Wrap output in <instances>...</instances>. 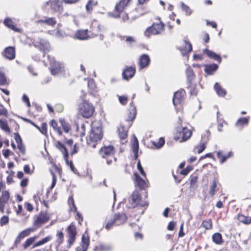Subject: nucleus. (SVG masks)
I'll return each instance as SVG.
<instances>
[{"mask_svg":"<svg viewBox=\"0 0 251 251\" xmlns=\"http://www.w3.org/2000/svg\"><path fill=\"white\" fill-rule=\"evenodd\" d=\"M7 110L2 105L0 104V116H7Z\"/></svg>","mask_w":251,"mask_h":251,"instance_id":"54","label":"nucleus"},{"mask_svg":"<svg viewBox=\"0 0 251 251\" xmlns=\"http://www.w3.org/2000/svg\"><path fill=\"white\" fill-rule=\"evenodd\" d=\"M249 118L242 117L239 118L235 124V126L237 127L242 128L244 126L247 125L249 123Z\"/></svg>","mask_w":251,"mask_h":251,"instance_id":"34","label":"nucleus"},{"mask_svg":"<svg viewBox=\"0 0 251 251\" xmlns=\"http://www.w3.org/2000/svg\"><path fill=\"white\" fill-rule=\"evenodd\" d=\"M127 219L126 215L124 213H116L113 216L107 217L106 219L105 228L109 230L114 226H120L125 223Z\"/></svg>","mask_w":251,"mask_h":251,"instance_id":"1","label":"nucleus"},{"mask_svg":"<svg viewBox=\"0 0 251 251\" xmlns=\"http://www.w3.org/2000/svg\"><path fill=\"white\" fill-rule=\"evenodd\" d=\"M60 123L64 131L66 133H68L71 129V126L70 125L63 120H61Z\"/></svg>","mask_w":251,"mask_h":251,"instance_id":"46","label":"nucleus"},{"mask_svg":"<svg viewBox=\"0 0 251 251\" xmlns=\"http://www.w3.org/2000/svg\"><path fill=\"white\" fill-rule=\"evenodd\" d=\"M180 5L181 9L186 13V15H190L191 14L192 11L188 5L183 2H181Z\"/></svg>","mask_w":251,"mask_h":251,"instance_id":"44","label":"nucleus"},{"mask_svg":"<svg viewBox=\"0 0 251 251\" xmlns=\"http://www.w3.org/2000/svg\"><path fill=\"white\" fill-rule=\"evenodd\" d=\"M112 249V247L110 245L106 244H100L96 246L95 249V251H110Z\"/></svg>","mask_w":251,"mask_h":251,"instance_id":"29","label":"nucleus"},{"mask_svg":"<svg viewBox=\"0 0 251 251\" xmlns=\"http://www.w3.org/2000/svg\"><path fill=\"white\" fill-rule=\"evenodd\" d=\"M90 239L88 236L83 235L82 237L81 247L82 251H86L89 245Z\"/></svg>","mask_w":251,"mask_h":251,"instance_id":"33","label":"nucleus"},{"mask_svg":"<svg viewBox=\"0 0 251 251\" xmlns=\"http://www.w3.org/2000/svg\"><path fill=\"white\" fill-rule=\"evenodd\" d=\"M130 0H120L115 7V10L117 13H109L108 15L114 18H118L120 17V13L123 12L125 8L128 5Z\"/></svg>","mask_w":251,"mask_h":251,"instance_id":"9","label":"nucleus"},{"mask_svg":"<svg viewBox=\"0 0 251 251\" xmlns=\"http://www.w3.org/2000/svg\"><path fill=\"white\" fill-rule=\"evenodd\" d=\"M212 240L216 244H222L223 243L222 235L219 233L214 234L212 236Z\"/></svg>","mask_w":251,"mask_h":251,"instance_id":"39","label":"nucleus"},{"mask_svg":"<svg viewBox=\"0 0 251 251\" xmlns=\"http://www.w3.org/2000/svg\"><path fill=\"white\" fill-rule=\"evenodd\" d=\"M123 38H126V42L127 44L130 46H131L133 43L135 42V39L131 36H126L123 37Z\"/></svg>","mask_w":251,"mask_h":251,"instance_id":"51","label":"nucleus"},{"mask_svg":"<svg viewBox=\"0 0 251 251\" xmlns=\"http://www.w3.org/2000/svg\"><path fill=\"white\" fill-rule=\"evenodd\" d=\"M50 218V216L47 212H41L38 216L35 217L33 225L37 227H40L43 224L47 223L49 220Z\"/></svg>","mask_w":251,"mask_h":251,"instance_id":"12","label":"nucleus"},{"mask_svg":"<svg viewBox=\"0 0 251 251\" xmlns=\"http://www.w3.org/2000/svg\"><path fill=\"white\" fill-rule=\"evenodd\" d=\"M217 187V182L215 180H213L212 185L210 187L209 194L211 197L215 194L216 188Z\"/></svg>","mask_w":251,"mask_h":251,"instance_id":"47","label":"nucleus"},{"mask_svg":"<svg viewBox=\"0 0 251 251\" xmlns=\"http://www.w3.org/2000/svg\"><path fill=\"white\" fill-rule=\"evenodd\" d=\"M104 31V27L100 25H98L97 27H93L91 37L92 38L98 36L99 33L103 32Z\"/></svg>","mask_w":251,"mask_h":251,"instance_id":"32","label":"nucleus"},{"mask_svg":"<svg viewBox=\"0 0 251 251\" xmlns=\"http://www.w3.org/2000/svg\"><path fill=\"white\" fill-rule=\"evenodd\" d=\"M238 220L240 222L246 225L251 223V217L246 216L243 214H238Z\"/></svg>","mask_w":251,"mask_h":251,"instance_id":"37","label":"nucleus"},{"mask_svg":"<svg viewBox=\"0 0 251 251\" xmlns=\"http://www.w3.org/2000/svg\"><path fill=\"white\" fill-rule=\"evenodd\" d=\"M34 231L35 229L34 228L30 227L20 232L15 241V245H17L20 244L22 239L26 236H28L31 232H34Z\"/></svg>","mask_w":251,"mask_h":251,"instance_id":"14","label":"nucleus"},{"mask_svg":"<svg viewBox=\"0 0 251 251\" xmlns=\"http://www.w3.org/2000/svg\"><path fill=\"white\" fill-rule=\"evenodd\" d=\"M50 126L54 129L55 131H57L59 135H61L62 131L60 127H57V124L54 120H51L50 122Z\"/></svg>","mask_w":251,"mask_h":251,"instance_id":"45","label":"nucleus"},{"mask_svg":"<svg viewBox=\"0 0 251 251\" xmlns=\"http://www.w3.org/2000/svg\"><path fill=\"white\" fill-rule=\"evenodd\" d=\"M0 127L5 132L9 133L10 131V128L9 127L6 121L0 120Z\"/></svg>","mask_w":251,"mask_h":251,"instance_id":"42","label":"nucleus"},{"mask_svg":"<svg viewBox=\"0 0 251 251\" xmlns=\"http://www.w3.org/2000/svg\"><path fill=\"white\" fill-rule=\"evenodd\" d=\"M9 219L7 216H3L0 219V224L1 226L5 225L8 222Z\"/></svg>","mask_w":251,"mask_h":251,"instance_id":"59","label":"nucleus"},{"mask_svg":"<svg viewBox=\"0 0 251 251\" xmlns=\"http://www.w3.org/2000/svg\"><path fill=\"white\" fill-rule=\"evenodd\" d=\"M218 66L216 64L205 65L204 71L208 75H211L218 69Z\"/></svg>","mask_w":251,"mask_h":251,"instance_id":"25","label":"nucleus"},{"mask_svg":"<svg viewBox=\"0 0 251 251\" xmlns=\"http://www.w3.org/2000/svg\"><path fill=\"white\" fill-rule=\"evenodd\" d=\"M88 32L87 29L78 30L75 33V37L79 40H86L92 38L91 35L88 34Z\"/></svg>","mask_w":251,"mask_h":251,"instance_id":"22","label":"nucleus"},{"mask_svg":"<svg viewBox=\"0 0 251 251\" xmlns=\"http://www.w3.org/2000/svg\"><path fill=\"white\" fill-rule=\"evenodd\" d=\"M217 157L219 159L221 163L223 164L233 155L232 151L228 152L227 154H223V151H219L217 153Z\"/></svg>","mask_w":251,"mask_h":251,"instance_id":"23","label":"nucleus"},{"mask_svg":"<svg viewBox=\"0 0 251 251\" xmlns=\"http://www.w3.org/2000/svg\"><path fill=\"white\" fill-rule=\"evenodd\" d=\"M23 100L25 102V103H26L27 104V105L28 107H30V102H29V99L27 97V96L25 95H24L23 96Z\"/></svg>","mask_w":251,"mask_h":251,"instance_id":"62","label":"nucleus"},{"mask_svg":"<svg viewBox=\"0 0 251 251\" xmlns=\"http://www.w3.org/2000/svg\"><path fill=\"white\" fill-rule=\"evenodd\" d=\"M51 73L53 75H56L64 71V66L63 63L56 61L54 58L50 61V67Z\"/></svg>","mask_w":251,"mask_h":251,"instance_id":"8","label":"nucleus"},{"mask_svg":"<svg viewBox=\"0 0 251 251\" xmlns=\"http://www.w3.org/2000/svg\"><path fill=\"white\" fill-rule=\"evenodd\" d=\"M39 45H36L35 46H39L41 50H42L44 53L48 52L50 50L49 43L43 39H40L39 42Z\"/></svg>","mask_w":251,"mask_h":251,"instance_id":"24","label":"nucleus"},{"mask_svg":"<svg viewBox=\"0 0 251 251\" xmlns=\"http://www.w3.org/2000/svg\"><path fill=\"white\" fill-rule=\"evenodd\" d=\"M68 203L71 205L70 209L71 210L76 211L77 208L75 206L74 202V200L72 197H70L68 199Z\"/></svg>","mask_w":251,"mask_h":251,"instance_id":"48","label":"nucleus"},{"mask_svg":"<svg viewBox=\"0 0 251 251\" xmlns=\"http://www.w3.org/2000/svg\"><path fill=\"white\" fill-rule=\"evenodd\" d=\"M202 225L206 229H210L212 227L211 221L210 220L203 221Z\"/></svg>","mask_w":251,"mask_h":251,"instance_id":"50","label":"nucleus"},{"mask_svg":"<svg viewBox=\"0 0 251 251\" xmlns=\"http://www.w3.org/2000/svg\"><path fill=\"white\" fill-rule=\"evenodd\" d=\"M150 62V58L149 56L146 54H142L140 56L139 60V65L140 69H143L148 66Z\"/></svg>","mask_w":251,"mask_h":251,"instance_id":"21","label":"nucleus"},{"mask_svg":"<svg viewBox=\"0 0 251 251\" xmlns=\"http://www.w3.org/2000/svg\"><path fill=\"white\" fill-rule=\"evenodd\" d=\"M186 75L187 78L188 84L191 85V83L195 77V74L192 69L188 67L186 70Z\"/></svg>","mask_w":251,"mask_h":251,"instance_id":"28","label":"nucleus"},{"mask_svg":"<svg viewBox=\"0 0 251 251\" xmlns=\"http://www.w3.org/2000/svg\"><path fill=\"white\" fill-rule=\"evenodd\" d=\"M137 169H138V170L140 171V172L141 173V174L145 177H146V173L145 172H144L142 167V165H141V164L140 163V161H139L138 163H137Z\"/></svg>","mask_w":251,"mask_h":251,"instance_id":"55","label":"nucleus"},{"mask_svg":"<svg viewBox=\"0 0 251 251\" xmlns=\"http://www.w3.org/2000/svg\"><path fill=\"white\" fill-rule=\"evenodd\" d=\"M203 52L206 54L208 57L210 58H213L215 60H217L219 62V63H221L222 61L221 57L220 56L215 52L209 50L208 49H204L203 50Z\"/></svg>","mask_w":251,"mask_h":251,"instance_id":"26","label":"nucleus"},{"mask_svg":"<svg viewBox=\"0 0 251 251\" xmlns=\"http://www.w3.org/2000/svg\"><path fill=\"white\" fill-rule=\"evenodd\" d=\"M36 23L38 25H40L42 26H44V25H47L53 26L56 24V21L55 18L45 17L43 18L42 19L37 21L36 22Z\"/></svg>","mask_w":251,"mask_h":251,"instance_id":"13","label":"nucleus"},{"mask_svg":"<svg viewBox=\"0 0 251 251\" xmlns=\"http://www.w3.org/2000/svg\"><path fill=\"white\" fill-rule=\"evenodd\" d=\"M56 148L58 149L60 151L62 152L63 155V157H66L68 155V153L67 151V150L66 147L64 146L63 144H62L60 142L58 141L55 144Z\"/></svg>","mask_w":251,"mask_h":251,"instance_id":"35","label":"nucleus"},{"mask_svg":"<svg viewBox=\"0 0 251 251\" xmlns=\"http://www.w3.org/2000/svg\"><path fill=\"white\" fill-rule=\"evenodd\" d=\"M67 232V237L68 238V243L69 247H70L75 240V236L76 234V227L71 224L66 229Z\"/></svg>","mask_w":251,"mask_h":251,"instance_id":"11","label":"nucleus"},{"mask_svg":"<svg viewBox=\"0 0 251 251\" xmlns=\"http://www.w3.org/2000/svg\"><path fill=\"white\" fill-rule=\"evenodd\" d=\"M38 238V236H35L34 237H30L26 239L23 245L24 248L25 249H27L29 246H30L34 241Z\"/></svg>","mask_w":251,"mask_h":251,"instance_id":"40","label":"nucleus"},{"mask_svg":"<svg viewBox=\"0 0 251 251\" xmlns=\"http://www.w3.org/2000/svg\"><path fill=\"white\" fill-rule=\"evenodd\" d=\"M4 24L6 26L12 29L13 30L17 32H20V29L16 27L13 25V22L10 19L7 18L5 19V20L4 21Z\"/></svg>","mask_w":251,"mask_h":251,"instance_id":"36","label":"nucleus"},{"mask_svg":"<svg viewBox=\"0 0 251 251\" xmlns=\"http://www.w3.org/2000/svg\"><path fill=\"white\" fill-rule=\"evenodd\" d=\"M185 94V92L183 90H179L174 94L173 99L174 105H176L181 103Z\"/></svg>","mask_w":251,"mask_h":251,"instance_id":"16","label":"nucleus"},{"mask_svg":"<svg viewBox=\"0 0 251 251\" xmlns=\"http://www.w3.org/2000/svg\"><path fill=\"white\" fill-rule=\"evenodd\" d=\"M114 149L113 146H109L102 148L100 153L101 156L106 160L107 164L110 165L114 160L116 161V158L114 156Z\"/></svg>","mask_w":251,"mask_h":251,"instance_id":"5","label":"nucleus"},{"mask_svg":"<svg viewBox=\"0 0 251 251\" xmlns=\"http://www.w3.org/2000/svg\"><path fill=\"white\" fill-rule=\"evenodd\" d=\"M185 47L184 48H179V50L181 52L182 55H187L189 52L192 50V45L189 43L185 41Z\"/></svg>","mask_w":251,"mask_h":251,"instance_id":"27","label":"nucleus"},{"mask_svg":"<svg viewBox=\"0 0 251 251\" xmlns=\"http://www.w3.org/2000/svg\"><path fill=\"white\" fill-rule=\"evenodd\" d=\"M118 99L120 102L123 105L126 104L127 101V98L125 96H118Z\"/></svg>","mask_w":251,"mask_h":251,"instance_id":"53","label":"nucleus"},{"mask_svg":"<svg viewBox=\"0 0 251 251\" xmlns=\"http://www.w3.org/2000/svg\"><path fill=\"white\" fill-rule=\"evenodd\" d=\"M176 225V222H170L168 225L167 229L169 230H173Z\"/></svg>","mask_w":251,"mask_h":251,"instance_id":"60","label":"nucleus"},{"mask_svg":"<svg viewBox=\"0 0 251 251\" xmlns=\"http://www.w3.org/2000/svg\"><path fill=\"white\" fill-rule=\"evenodd\" d=\"M10 195L7 191H3L2 192L1 196L0 197V211L3 212L5 204L9 201Z\"/></svg>","mask_w":251,"mask_h":251,"instance_id":"15","label":"nucleus"},{"mask_svg":"<svg viewBox=\"0 0 251 251\" xmlns=\"http://www.w3.org/2000/svg\"><path fill=\"white\" fill-rule=\"evenodd\" d=\"M17 147L19 150L21 151L22 154H25V147L24 145L21 143L17 145Z\"/></svg>","mask_w":251,"mask_h":251,"instance_id":"58","label":"nucleus"},{"mask_svg":"<svg viewBox=\"0 0 251 251\" xmlns=\"http://www.w3.org/2000/svg\"><path fill=\"white\" fill-rule=\"evenodd\" d=\"M47 4L50 5L54 14L59 15L62 13L63 7L62 2L60 0H50Z\"/></svg>","mask_w":251,"mask_h":251,"instance_id":"10","label":"nucleus"},{"mask_svg":"<svg viewBox=\"0 0 251 251\" xmlns=\"http://www.w3.org/2000/svg\"><path fill=\"white\" fill-rule=\"evenodd\" d=\"M118 134L121 139H125L127 136V129L124 126H121L118 128Z\"/></svg>","mask_w":251,"mask_h":251,"instance_id":"30","label":"nucleus"},{"mask_svg":"<svg viewBox=\"0 0 251 251\" xmlns=\"http://www.w3.org/2000/svg\"><path fill=\"white\" fill-rule=\"evenodd\" d=\"M192 134V130L187 127H178L174 138L180 142H185L191 137Z\"/></svg>","mask_w":251,"mask_h":251,"instance_id":"4","label":"nucleus"},{"mask_svg":"<svg viewBox=\"0 0 251 251\" xmlns=\"http://www.w3.org/2000/svg\"><path fill=\"white\" fill-rule=\"evenodd\" d=\"M88 87L91 90H94L96 87L95 83L93 79H91L88 80Z\"/></svg>","mask_w":251,"mask_h":251,"instance_id":"52","label":"nucleus"},{"mask_svg":"<svg viewBox=\"0 0 251 251\" xmlns=\"http://www.w3.org/2000/svg\"><path fill=\"white\" fill-rule=\"evenodd\" d=\"M14 139L17 144V145L22 143V138L18 133L14 134Z\"/></svg>","mask_w":251,"mask_h":251,"instance_id":"57","label":"nucleus"},{"mask_svg":"<svg viewBox=\"0 0 251 251\" xmlns=\"http://www.w3.org/2000/svg\"><path fill=\"white\" fill-rule=\"evenodd\" d=\"M52 176V183L50 186V189H52L54 188V186L55 185L56 182V178L55 177V175L53 174V173H51Z\"/></svg>","mask_w":251,"mask_h":251,"instance_id":"61","label":"nucleus"},{"mask_svg":"<svg viewBox=\"0 0 251 251\" xmlns=\"http://www.w3.org/2000/svg\"><path fill=\"white\" fill-rule=\"evenodd\" d=\"M3 55L8 59H13L15 57V51L14 48L12 47H8L6 48L3 52Z\"/></svg>","mask_w":251,"mask_h":251,"instance_id":"20","label":"nucleus"},{"mask_svg":"<svg viewBox=\"0 0 251 251\" xmlns=\"http://www.w3.org/2000/svg\"><path fill=\"white\" fill-rule=\"evenodd\" d=\"M97 4V2L94 0H89L86 5V8L87 11H91L92 10L94 6Z\"/></svg>","mask_w":251,"mask_h":251,"instance_id":"43","label":"nucleus"},{"mask_svg":"<svg viewBox=\"0 0 251 251\" xmlns=\"http://www.w3.org/2000/svg\"><path fill=\"white\" fill-rule=\"evenodd\" d=\"M25 207L27 210L29 211H32L33 210V207L31 204L28 202H26L25 203Z\"/></svg>","mask_w":251,"mask_h":251,"instance_id":"63","label":"nucleus"},{"mask_svg":"<svg viewBox=\"0 0 251 251\" xmlns=\"http://www.w3.org/2000/svg\"><path fill=\"white\" fill-rule=\"evenodd\" d=\"M214 89L217 94L220 97H224L226 95V90L223 89L218 83H216L214 85Z\"/></svg>","mask_w":251,"mask_h":251,"instance_id":"31","label":"nucleus"},{"mask_svg":"<svg viewBox=\"0 0 251 251\" xmlns=\"http://www.w3.org/2000/svg\"><path fill=\"white\" fill-rule=\"evenodd\" d=\"M164 30V24L159 21V23H153L145 32V35L150 37L151 35L161 34Z\"/></svg>","mask_w":251,"mask_h":251,"instance_id":"6","label":"nucleus"},{"mask_svg":"<svg viewBox=\"0 0 251 251\" xmlns=\"http://www.w3.org/2000/svg\"><path fill=\"white\" fill-rule=\"evenodd\" d=\"M148 202L146 201L141 200V197L139 192L135 190L131 195L128 198L126 202V206L128 208H135L137 206L147 207L148 206Z\"/></svg>","mask_w":251,"mask_h":251,"instance_id":"2","label":"nucleus"},{"mask_svg":"<svg viewBox=\"0 0 251 251\" xmlns=\"http://www.w3.org/2000/svg\"><path fill=\"white\" fill-rule=\"evenodd\" d=\"M134 136V140L132 143V149L133 152L134 153L135 158L137 159V158L138 157L137 153H138V151L139 149V144H138V142L137 139L136 138V137L135 136Z\"/></svg>","mask_w":251,"mask_h":251,"instance_id":"38","label":"nucleus"},{"mask_svg":"<svg viewBox=\"0 0 251 251\" xmlns=\"http://www.w3.org/2000/svg\"><path fill=\"white\" fill-rule=\"evenodd\" d=\"M135 73V69L132 67H128L123 72V78L126 80L132 78Z\"/></svg>","mask_w":251,"mask_h":251,"instance_id":"18","label":"nucleus"},{"mask_svg":"<svg viewBox=\"0 0 251 251\" xmlns=\"http://www.w3.org/2000/svg\"><path fill=\"white\" fill-rule=\"evenodd\" d=\"M191 169L187 167L184 170H182L180 172V174L182 175L186 176L187 175L189 172L190 171Z\"/></svg>","mask_w":251,"mask_h":251,"instance_id":"64","label":"nucleus"},{"mask_svg":"<svg viewBox=\"0 0 251 251\" xmlns=\"http://www.w3.org/2000/svg\"><path fill=\"white\" fill-rule=\"evenodd\" d=\"M130 107L129 109V113L128 114V117L126 119V122H128V126L130 127L131 124L130 122L134 120L136 115V109L134 105H132V103L130 104Z\"/></svg>","mask_w":251,"mask_h":251,"instance_id":"17","label":"nucleus"},{"mask_svg":"<svg viewBox=\"0 0 251 251\" xmlns=\"http://www.w3.org/2000/svg\"><path fill=\"white\" fill-rule=\"evenodd\" d=\"M205 144L203 143H201L199 145L196 146L194 148V151L198 153H201L205 149Z\"/></svg>","mask_w":251,"mask_h":251,"instance_id":"41","label":"nucleus"},{"mask_svg":"<svg viewBox=\"0 0 251 251\" xmlns=\"http://www.w3.org/2000/svg\"><path fill=\"white\" fill-rule=\"evenodd\" d=\"M102 137L101 127L100 126H95L92 124L91 132L87 139V144L89 146L95 148L98 142L100 141Z\"/></svg>","mask_w":251,"mask_h":251,"instance_id":"3","label":"nucleus"},{"mask_svg":"<svg viewBox=\"0 0 251 251\" xmlns=\"http://www.w3.org/2000/svg\"><path fill=\"white\" fill-rule=\"evenodd\" d=\"M94 108L93 105L87 101H83L79 107V112L83 117L89 118L94 112Z\"/></svg>","mask_w":251,"mask_h":251,"instance_id":"7","label":"nucleus"},{"mask_svg":"<svg viewBox=\"0 0 251 251\" xmlns=\"http://www.w3.org/2000/svg\"><path fill=\"white\" fill-rule=\"evenodd\" d=\"M135 179V185L141 189H145L148 186L146 181L141 178L137 173L134 174Z\"/></svg>","mask_w":251,"mask_h":251,"instance_id":"19","label":"nucleus"},{"mask_svg":"<svg viewBox=\"0 0 251 251\" xmlns=\"http://www.w3.org/2000/svg\"><path fill=\"white\" fill-rule=\"evenodd\" d=\"M188 87L191 88V89L190 91V93L191 95L196 96L197 95L198 91L196 89L195 87L192 86L191 84L190 85V86L189 84H188Z\"/></svg>","mask_w":251,"mask_h":251,"instance_id":"56","label":"nucleus"},{"mask_svg":"<svg viewBox=\"0 0 251 251\" xmlns=\"http://www.w3.org/2000/svg\"><path fill=\"white\" fill-rule=\"evenodd\" d=\"M57 237L58 239L56 242L59 245L61 244L64 241V234L62 231L58 232L57 233Z\"/></svg>","mask_w":251,"mask_h":251,"instance_id":"49","label":"nucleus"}]
</instances>
